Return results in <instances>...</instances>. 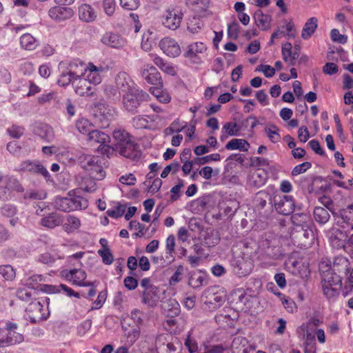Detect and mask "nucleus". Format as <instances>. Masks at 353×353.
Instances as JSON below:
<instances>
[{
    "label": "nucleus",
    "instance_id": "nucleus-1",
    "mask_svg": "<svg viewBox=\"0 0 353 353\" xmlns=\"http://www.w3.org/2000/svg\"><path fill=\"white\" fill-rule=\"evenodd\" d=\"M54 205L58 210L70 212L87 208L88 202L87 199L81 196L72 195L70 192L68 196L56 197L54 201Z\"/></svg>",
    "mask_w": 353,
    "mask_h": 353
},
{
    "label": "nucleus",
    "instance_id": "nucleus-2",
    "mask_svg": "<svg viewBox=\"0 0 353 353\" xmlns=\"http://www.w3.org/2000/svg\"><path fill=\"white\" fill-rule=\"evenodd\" d=\"M149 95L142 90L135 88L123 94V108L128 112L134 114L141 103L149 99Z\"/></svg>",
    "mask_w": 353,
    "mask_h": 353
},
{
    "label": "nucleus",
    "instance_id": "nucleus-3",
    "mask_svg": "<svg viewBox=\"0 0 353 353\" xmlns=\"http://www.w3.org/2000/svg\"><path fill=\"white\" fill-rule=\"evenodd\" d=\"M78 161L82 168L85 170L93 179L101 180L105 177V172L100 163L99 157L83 154L79 157Z\"/></svg>",
    "mask_w": 353,
    "mask_h": 353
},
{
    "label": "nucleus",
    "instance_id": "nucleus-4",
    "mask_svg": "<svg viewBox=\"0 0 353 353\" xmlns=\"http://www.w3.org/2000/svg\"><path fill=\"white\" fill-rule=\"evenodd\" d=\"M87 141L92 146L97 143L99 144L97 150L103 154H108L111 150V146L109 145L110 137L101 130L93 129L89 133Z\"/></svg>",
    "mask_w": 353,
    "mask_h": 353
},
{
    "label": "nucleus",
    "instance_id": "nucleus-5",
    "mask_svg": "<svg viewBox=\"0 0 353 353\" xmlns=\"http://www.w3.org/2000/svg\"><path fill=\"white\" fill-rule=\"evenodd\" d=\"M181 9L176 6L169 7L164 12L162 23L165 27L170 30L177 29L183 19Z\"/></svg>",
    "mask_w": 353,
    "mask_h": 353
},
{
    "label": "nucleus",
    "instance_id": "nucleus-6",
    "mask_svg": "<svg viewBox=\"0 0 353 353\" xmlns=\"http://www.w3.org/2000/svg\"><path fill=\"white\" fill-rule=\"evenodd\" d=\"M272 203L276 211L285 216L291 214L295 208L294 199L288 195H276L273 198Z\"/></svg>",
    "mask_w": 353,
    "mask_h": 353
},
{
    "label": "nucleus",
    "instance_id": "nucleus-7",
    "mask_svg": "<svg viewBox=\"0 0 353 353\" xmlns=\"http://www.w3.org/2000/svg\"><path fill=\"white\" fill-rule=\"evenodd\" d=\"M61 276L77 286L87 287L93 286L94 285L93 282L85 281L87 274L85 270L81 269L74 268L70 271L63 270L61 272Z\"/></svg>",
    "mask_w": 353,
    "mask_h": 353
},
{
    "label": "nucleus",
    "instance_id": "nucleus-8",
    "mask_svg": "<svg viewBox=\"0 0 353 353\" xmlns=\"http://www.w3.org/2000/svg\"><path fill=\"white\" fill-rule=\"evenodd\" d=\"M218 287L212 286L205 292L206 300L205 303L210 305L212 309H216L222 305L225 301V294L223 292H219Z\"/></svg>",
    "mask_w": 353,
    "mask_h": 353
},
{
    "label": "nucleus",
    "instance_id": "nucleus-9",
    "mask_svg": "<svg viewBox=\"0 0 353 353\" xmlns=\"http://www.w3.org/2000/svg\"><path fill=\"white\" fill-rule=\"evenodd\" d=\"M207 50L206 46L202 42H195L188 46L183 56L191 63H200L201 59L199 56Z\"/></svg>",
    "mask_w": 353,
    "mask_h": 353
},
{
    "label": "nucleus",
    "instance_id": "nucleus-10",
    "mask_svg": "<svg viewBox=\"0 0 353 353\" xmlns=\"http://www.w3.org/2000/svg\"><path fill=\"white\" fill-rule=\"evenodd\" d=\"M72 86L75 92L80 96H93L94 86L90 83L85 76L73 79Z\"/></svg>",
    "mask_w": 353,
    "mask_h": 353
},
{
    "label": "nucleus",
    "instance_id": "nucleus-11",
    "mask_svg": "<svg viewBox=\"0 0 353 353\" xmlns=\"http://www.w3.org/2000/svg\"><path fill=\"white\" fill-rule=\"evenodd\" d=\"M327 236L330 245L335 249L344 248L345 243H347V234L346 232L337 228L330 229Z\"/></svg>",
    "mask_w": 353,
    "mask_h": 353
},
{
    "label": "nucleus",
    "instance_id": "nucleus-12",
    "mask_svg": "<svg viewBox=\"0 0 353 353\" xmlns=\"http://www.w3.org/2000/svg\"><path fill=\"white\" fill-rule=\"evenodd\" d=\"M233 272L239 276L249 274L252 269V263L250 259L244 257H236L232 261Z\"/></svg>",
    "mask_w": 353,
    "mask_h": 353
},
{
    "label": "nucleus",
    "instance_id": "nucleus-13",
    "mask_svg": "<svg viewBox=\"0 0 353 353\" xmlns=\"http://www.w3.org/2000/svg\"><path fill=\"white\" fill-rule=\"evenodd\" d=\"M43 305L39 301H34L29 303L26 310V319L32 323H36L44 319Z\"/></svg>",
    "mask_w": 353,
    "mask_h": 353
},
{
    "label": "nucleus",
    "instance_id": "nucleus-14",
    "mask_svg": "<svg viewBox=\"0 0 353 353\" xmlns=\"http://www.w3.org/2000/svg\"><path fill=\"white\" fill-rule=\"evenodd\" d=\"M142 77L150 84L163 86L161 77L157 68L151 65H145L141 70Z\"/></svg>",
    "mask_w": 353,
    "mask_h": 353
},
{
    "label": "nucleus",
    "instance_id": "nucleus-15",
    "mask_svg": "<svg viewBox=\"0 0 353 353\" xmlns=\"http://www.w3.org/2000/svg\"><path fill=\"white\" fill-rule=\"evenodd\" d=\"M159 47L163 53L170 57H176L181 52L179 43L170 37L162 39L159 42Z\"/></svg>",
    "mask_w": 353,
    "mask_h": 353
},
{
    "label": "nucleus",
    "instance_id": "nucleus-16",
    "mask_svg": "<svg viewBox=\"0 0 353 353\" xmlns=\"http://www.w3.org/2000/svg\"><path fill=\"white\" fill-rule=\"evenodd\" d=\"M15 170L17 172H28L34 174H39L45 178L50 176L48 171L41 164L28 160L21 162Z\"/></svg>",
    "mask_w": 353,
    "mask_h": 353
},
{
    "label": "nucleus",
    "instance_id": "nucleus-17",
    "mask_svg": "<svg viewBox=\"0 0 353 353\" xmlns=\"http://www.w3.org/2000/svg\"><path fill=\"white\" fill-rule=\"evenodd\" d=\"M160 299V290L156 286H150L142 292V303L148 307H155Z\"/></svg>",
    "mask_w": 353,
    "mask_h": 353
},
{
    "label": "nucleus",
    "instance_id": "nucleus-18",
    "mask_svg": "<svg viewBox=\"0 0 353 353\" xmlns=\"http://www.w3.org/2000/svg\"><path fill=\"white\" fill-rule=\"evenodd\" d=\"M115 151L118 152L124 157L131 159L132 160L139 159L141 155L139 145L132 140L129 142H125L124 145H122Z\"/></svg>",
    "mask_w": 353,
    "mask_h": 353
},
{
    "label": "nucleus",
    "instance_id": "nucleus-19",
    "mask_svg": "<svg viewBox=\"0 0 353 353\" xmlns=\"http://www.w3.org/2000/svg\"><path fill=\"white\" fill-rule=\"evenodd\" d=\"M101 41L104 45L113 48H122L126 43V40L121 35L111 32H105L102 36Z\"/></svg>",
    "mask_w": 353,
    "mask_h": 353
},
{
    "label": "nucleus",
    "instance_id": "nucleus-20",
    "mask_svg": "<svg viewBox=\"0 0 353 353\" xmlns=\"http://www.w3.org/2000/svg\"><path fill=\"white\" fill-rule=\"evenodd\" d=\"M48 15L54 21H62L72 17L73 11L70 8L54 6L49 10Z\"/></svg>",
    "mask_w": 353,
    "mask_h": 353
},
{
    "label": "nucleus",
    "instance_id": "nucleus-21",
    "mask_svg": "<svg viewBox=\"0 0 353 353\" xmlns=\"http://www.w3.org/2000/svg\"><path fill=\"white\" fill-rule=\"evenodd\" d=\"M115 85L119 92H123V94L135 88V87L132 86V81L130 77L125 72H120L116 75Z\"/></svg>",
    "mask_w": 353,
    "mask_h": 353
},
{
    "label": "nucleus",
    "instance_id": "nucleus-22",
    "mask_svg": "<svg viewBox=\"0 0 353 353\" xmlns=\"http://www.w3.org/2000/svg\"><path fill=\"white\" fill-rule=\"evenodd\" d=\"M87 71L85 72V77L91 84L95 86L101 82V73L104 71L101 66L97 67L90 63L87 65Z\"/></svg>",
    "mask_w": 353,
    "mask_h": 353
},
{
    "label": "nucleus",
    "instance_id": "nucleus-23",
    "mask_svg": "<svg viewBox=\"0 0 353 353\" xmlns=\"http://www.w3.org/2000/svg\"><path fill=\"white\" fill-rule=\"evenodd\" d=\"M33 132L47 142L52 141L54 138L52 128L46 123H38L35 125Z\"/></svg>",
    "mask_w": 353,
    "mask_h": 353
},
{
    "label": "nucleus",
    "instance_id": "nucleus-24",
    "mask_svg": "<svg viewBox=\"0 0 353 353\" xmlns=\"http://www.w3.org/2000/svg\"><path fill=\"white\" fill-rule=\"evenodd\" d=\"M267 179V173L263 170L258 169L250 174L248 183L251 187L259 188L265 185Z\"/></svg>",
    "mask_w": 353,
    "mask_h": 353
},
{
    "label": "nucleus",
    "instance_id": "nucleus-25",
    "mask_svg": "<svg viewBox=\"0 0 353 353\" xmlns=\"http://www.w3.org/2000/svg\"><path fill=\"white\" fill-rule=\"evenodd\" d=\"M330 270L339 274H345L347 275L350 273V262L345 256H339L335 257L332 268H330Z\"/></svg>",
    "mask_w": 353,
    "mask_h": 353
},
{
    "label": "nucleus",
    "instance_id": "nucleus-26",
    "mask_svg": "<svg viewBox=\"0 0 353 353\" xmlns=\"http://www.w3.org/2000/svg\"><path fill=\"white\" fill-rule=\"evenodd\" d=\"M79 17L81 21L92 22L97 18V13L94 9L89 4L83 3L79 7Z\"/></svg>",
    "mask_w": 353,
    "mask_h": 353
},
{
    "label": "nucleus",
    "instance_id": "nucleus-27",
    "mask_svg": "<svg viewBox=\"0 0 353 353\" xmlns=\"http://www.w3.org/2000/svg\"><path fill=\"white\" fill-rule=\"evenodd\" d=\"M321 283L322 285H332L341 287L342 277L336 272L331 270H327L322 275Z\"/></svg>",
    "mask_w": 353,
    "mask_h": 353
},
{
    "label": "nucleus",
    "instance_id": "nucleus-28",
    "mask_svg": "<svg viewBox=\"0 0 353 353\" xmlns=\"http://www.w3.org/2000/svg\"><path fill=\"white\" fill-rule=\"evenodd\" d=\"M87 65L79 60H73L67 68L69 73L74 77V79L85 76V72L87 71Z\"/></svg>",
    "mask_w": 353,
    "mask_h": 353
},
{
    "label": "nucleus",
    "instance_id": "nucleus-29",
    "mask_svg": "<svg viewBox=\"0 0 353 353\" xmlns=\"http://www.w3.org/2000/svg\"><path fill=\"white\" fill-rule=\"evenodd\" d=\"M112 136L115 141L114 147H111V150H116L122 145L125 144V142L131 141L130 134L124 130H115Z\"/></svg>",
    "mask_w": 353,
    "mask_h": 353
},
{
    "label": "nucleus",
    "instance_id": "nucleus-30",
    "mask_svg": "<svg viewBox=\"0 0 353 353\" xmlns=\"http://www.w3.org/2000/svg\"><path fill=\"white\" fill-rule=\"evenodd\" d=\"M62 223L63 220L61 216L54 212L50 213L48 216L43 217L40 221V224L42 226L50 229L54 228L62 224Z\"/></svg>",
    "mask_w": 353,
    "mask_h": 353
},
{
    "label": "nucleus",
    "instance_id": "nucleus-31",
    "mask_svg": "<svg viewBox=\"0 0 353 353\" xmlns=\"http://www.w3.org/2000/svg\"><path fill=\"white\" fill-rule=\"evenodd\" d=\"M291 219L293 225L297 228L301 229L312 225L310 216L307 213H295L292 216Z\"/></svg>",
    "mask_w": 353,
    "mask_h": 353
},
{
    "label": "nucleus",
    "instance_id": "nucleus-32",
    "mask_svg": "<svg viewBox=\"0 0 353 353\" xmlns=\"http://www.w3.org/2000/svg\"><path fill=\"white\" fill-rule=\"evenodd\" d=\"M6 330H8V334L10 336V340L13 341L12 342V345L20 343L23 341V335L17 332L18 328L17 323L8 321L6 323Z\"/></svg>",
    "mask_w": 353,
    "mask_h": 353
},
{
    "label": "nucleus",
    "instance_id": "nucleus-33",
    "mask_svg": "<svg viewBox=\"0 0 353 353\" xmlns=\"http://www.w3.org/2000/svg\"><path fill=\"white\" fill-rule=\"evenodd\" d=\"M318 27V19L316 17H310L305 22L301 32V37L306 40L310 39Z\"/></svg>",
    "mask_w": 353,
    "mask_h": 353
},
{
    "label": "nucleus",
    "instance_id": "nucleus-34",
    "mask_svg": "<svg viewBox=\"0 0 353 353\" xmlns=\"http://www.w3.org/2000/svg\"><path fill=\"white\" fill-rule=\"evenodd\" d=\"M302 261L296 258L295 255L291 254L285 261V268L293 274H301Z\"/></svg>",
    "mask_w": 353,
    "mask_h": 353
},
{
    "label": "nucleus",
    "instance_id": "nucleus-35",
    "mask_svg": "<svg viewBox=\"0 0 353 353\" xmlns=\"http://www.w3.org/2000/svg\"><path fill=\"white\" fill-rule=\"evenodd\" d=\"M294 234L296 238L303 237L304 239L300 244L304 246L310 244L314 238L312 226H307L305 228H302L300 230H297Z\"/></svg>",
    "mask_w": 353,
    "mask_h": 353
},
{
    "label": "nucleus",
    "instance_id": "nucleus-36",
    "mask_svg": "<svg viewBox=\"0 0 353 353\" xmlns=\"http://www.w3.org/2000/svg\"><path fill=\"white\" fill-rule=\"evenodd\" d=\"M281 51L284 61L290 65H294L298 57L292 52V44L289 42L283 44Z\"/></svg>",
    "mask_w": 353,
    "mask_h": 353
},
{
    "label": "nucleus",
    "instance_id": "nucleus-37",
    "mask_svg": "<svg viewBox=\"0 0 353 353\" xmlns=\"http://www.w3.org/2000/svg\"><path fill=\"white\" fill-rule=\"evenodd\" d=\"M21 46L28 50H33L39 45V41L29 33L23 34L20 37Z\"/></svg>",
    "mask_w": 353,
    "mask_h": 353
},
{
    "label": "nucleus",
    "instance_id": "nucleus-38",
    "mask_svg": "<svg viewBox=\"0 0 353 353\" xmlns=\"http://www.w3.org/2000/svg\"><path fill=\"white\" fill-rule=\"evenodd\" d=\"M185 3L194 12L202 13L208 8L210 0H185Z\"/></svg>",
    "mask_w": 353,
    "mask_h": 353
},
{
    "label": "nucleus",
    "instance_id": "nucleus-39",
    "mask_svg": "<svg viewBox=\"0 0 353 353\" xmlns=\"http://www.w3.org/2000/svg\"><path fill=\"white\" fill-rule=\"evenodd\" d=\"M249 147V143L246 140L242 139H233L225 145V148L227 150H239L242 152H247Z\"/></svg>",
    "mask_w": 353,
    "mask_h": 353
},
{
    "label": "nucleus",
    "instance_id": "nucleus-40",
    "mask_svg": "<svg viewBox=\"0 0 353 353\" xmlns=\"http://www.w3.org/2000/svg\"><path fill=\"white\" fill-rule=\"evenodd\" d=\"M329 211L330 210L321 206L315 207L313 212L315 221L320 224L326 223L330 218Z\"/></svg>",
    "mask_w": 353,
    "mask_h": 353
},
{
    "label": "nucleus",
    "instance_id": "nucleus-41",
    "mask_svg": "<svg viewBox=\"0 0 353 353\" xmlns=\"http://www.w3.org/2000/svg\"><path fill=\"white\" fill-rule=\"evenodd\" d=\"M3 182L12 194V192L14 191L17 192H23L24 191V189L20 183L19 181L12 176H6L4 178Z\"/></svg>",
    "mask_w": 353,
    "mask_h": 353
},
{
    "label": "nucleus",
    "instance_id": "nucleus-42",
    "mask_svg": "<svg viewBox=\"0 0 353 353\" xmlns=\"http://www.w3.org/2000/svg\"><path fill=\"white\" fill-rule=\"evenodd\" d=\"M81 226L80 219L73 215L67 217L66 222L63 225V229L67 233H72L77 230Z\"/></svg>",
    "mask_w": 353,
    "mask_h": 353
},
{
    "label": "nucleus",
    "instance_id": "nucleus-43",
    "mask_svg": "<svg viewBox=\"0 0 353 353\" xmlns=\"http://www.w3.org/2000/svg\"><path fill=\"white\" fill-rule=\"evenodd\" d=\"M77 130L82 134L89 135V133L93 130V125L89 120L85 118H80L76 121Z\"/></svg>",
    "mask_w": 353,
    "mask_h": 353
},
{
    "label": "nucleus",
    "instance_id": "nucleus-44",
    "mask_svg": "<svg viewBox=\"0 0 353 353\" xmlns=\"http://www.w3.org/2000/svg\"><path fill=\"white\" fill-rule=\"evenodd\" d=\"M203 27V21L197 17L190 18L187 23V28L192 34L199 32Z\"/></svg>",
    "mask_w": 353,
    "mask_h": 353
},
{
    "label": "nucleus",
    "instance_id": "nucleus-45",
    "mask_svg": "<svg viewBox=\"0 0 353 353\" xmlns=\"http://www.w3.org/2000/svg\"><path fill=\"white\" fill-rule=\"evenodd\" d=\"M165 310H167V316L170 317H174L178 316L181 312V307L179 303L174 299H170L165 306Z\"/></svg>",
    "mask_w": 353,
    "mask_h": 353
},
{
    "label": "nucleus",
    "instance_id": "nucleus-46",
    "mask_svg": "<svg viewBox=\"0 0 353 353\" xmlns=\"http://www.w3.org/2000/svg\"><path fill=\"white\" fill-rule=\"evenodd\" d=\"M166 248V259H169L170 262H172L174 260V248H175V237L173 234H170L168 236L165 241Z\"/></svg>",
    "mask_w": 353,
    "mask_h": 353
},
{
    "label": "nucleus",
    "instance_id": "nucleus-47",
    "mask_svg": "<svg viewBox=\"0 0 353 353\" xmlns=\"http://www.w3.org/2000/svg\"><path fill=\"white\" fill-rule=\"evenodd\" d=\"M60 289L63 290L68 296H72L74 290L64 284H60L58 286L45 285L41 290L50 293H55L60 291Z\"/></svg>",
    "mask_w": 353,
    "mask_h": 353
},
{
    "label": "nucleus",
    "instance_id": "nucleus-48",
    "mask_svg": "<svg viewBox=\"0 0 353 353\" xmlns=\"http://www.w3.org/2000/svg\"><path fill=\"white\" fill-rule=\"evenodd\" d=\"M256 24L262 30H267L270 27V17L261 12H256L254 14Z\"/></svg>",
    "mask_w": 353,
    "mask_h": 353
},
{
    "label": "nucleus",
    "instance_id": "nucleus-49",
    "mask_svg": "<svg viewBox=\"0 0 353 353\" xmlns=\"http://www.w3.org/2000/svg\"><path fill=\"white\" fill-rule=\"evenodd\" d=\"M340 214L343 222L353 229V204L349 205L346 208L341 210Z\"/></svg>",
    "mask_w": 353,
    "mask_h": 353
},
{
    "label": "nucleus",
    "instance_id": "nucleus-50",
    "mask_svg": "<svg viewBox=\"0 0 353 353\" xmlns=\"http://www.w3.org/2000/svg\"><path fill=\"white\" fill-rule=\"evenodd\" d=\"M265 132L272 143H277L280 141L281 137L279 134V129L275 125L268 124L265 128Z\"/></svg>",
    "mask_w": 353,
    "mask_h": 353
},
{
    "label": "nucleus",
    "instance_id": "nucleus-51",
    "mask_svg": "<svg viewBox=\"0 0 353 353\" xmlns=\"http://www.w3.org/2000/svg\"><path fill=\"white\" fill-rule=\"evenodd\" d=\"M341 287L332 285H322L323 294L328 299H335L339 294Z\"/></svg>",
    "mask_w": 353,
    "mask_h": 353
},
{
    "label": "nucleus",
    "instance_id": "nucleus-52",
    "mask_svg": "<svg viewBox=\"0 0 353 353\" xmlns=\"http://www.w3.org/2000/svg\"><path fill=\"white\" fill-rule=\"evenodd\" d=\"M104 93L105 96L111 99H118L120 97V95L121 94V92H119L117 87L112 84H108L104 85L103 88Z\"/></svg>",
    "mask_w": 353,
    "mask_h": 353
},
{
    "label": "nucleus",
    "instance_id": "nucleus-53",
    "mask_svg": "<svg viewBox=\"0 0 353 353\" xmlns=\"http://www.w3.org/2000/svg\"><path fill=\"white\" fill-rule=\"evenodd\" d=\"M34 293V290L32 288H21L17 291V296L20 300L28 302L32 300Z\"/></svg>",
    "mask_w": 353,
    "mask_h": 353
},
{
    "label": "nucleus",
    "instance_id": "nucleus-54",
    "mask_svg": "<svg viewBox=\"0 0 353 353\" xmlns=\"http://www.w3.org/2000/svg\"><path fill=\"white\" fill-rule=\"evenodd\" d=\"M0 274L8 280L12 281L15 278V271L10 265H0Z\"/></svg>",
    "mask_w": 353,
    "mask_h": 353
},
{
    "label": "nucleus",
    "instance_id": "nucleus-55",
    "mask_svg": "<svg viewBox=\"0 0 353 353\" xmlns=\"http://www.w3.org/2000/svg\"><path fill=\"white\" fill-rule=\"evenodd\" d=\"M220 160V154L218 153L211 154L202 157H196L194 159V162L198 165H204L210 161H216Z\"/></svg>",
    "mask_w": 353,
    "mask_h": 353
},
{
    "label": "nucleus",
    "instance_id": "nucleus-56",
    "mask_svg": "<svg viewBox=\"0 0 353 353\" xmlns=\"http://www.w3.org/2000/svg\"><path fill=\"white\" fill-rule=\"evenodd\" d=\"M130 317L133 322L135 323V325L138 327H140V326L143 325V324L145 314L139 309H134L131 312Z\"/></svg>",
    "mask_w": 353,
    "mask_h": 353
},
{
    "label": "nucleus",
    "instance_id": "nucleus-57",
    "mask_svg": "<svg viewBox=\"0 0 353 353\" xmlns=\"http://www.w3.org/2000/svg\"><path fill=\"white\" fill-rule=\"evenodd\" d=\"M126 208L127 206L125 205L119 203L115 208L109 209L107 211V214L112 218L117 219L123 215Z\"/></svg>",
    "mask_w": 353,
    "mask_h": 353
},
{
    "label": "nucleus",
    "instance_id": "nucleus-58",
    "mask_svg": "<svg viewBox=\"0 0 353 353\" xmlns=\"http://www.w3.org/2000/svg\"><path fill=\"white\" fill-rule=\"evenodd\" d=\"M98 254L101 257L104 264L110 265L112 263L114 257L109 248L99 250Z\"/></svg>",
    "mask_w": 353,
    "mask_h": 353
},
{
    "label": "nucleus",
    "instance_id": "nucleus-59",
    "mask_svg": "<svg viewBox=\"0 0 353 353\" xmlns=\"http://www.w3.org/2000/svg\"><path fill=\"white\" fill-rule=\"evenodd\" d=\"M47 194L44 190H31L26 192L24 194V199H30L33 200H43L46 198Z\"/></svg>",
    "mask_w": 353,
    "mask_h": 353
},
{
    "label": "nucleus",
    "instance_id": "nucleus-60",
    "mask_svg": "<svg viewBox=\"0 0 353 353\" xmlns=\"http://www.w3.org/2000/svg\"><path fill=\"white\" fill-rule=\"evenodd\" d=\"M222 130L226 135L236 136L239 134V128L236 123L227 122L223 125Z\"/></svg>",
    "mask_w": 353,
    "mask_h": 353
},
{
    "label": "nucleus",
    "instance_id": "nucleus-61",
    "mask_svg": "<svg viewBox=\"0 0 353 353\" xmlns=\"http://www.w3.org/2000/svg\"><path fill=\"white\" fill-rule=\"evenodd\" d=\"M73 79H74V77L69 73V71L66 70V71H63L57 81V83L60 86H67L70 83H72Z\"/></svg>",
    "mask_w": 353,
    "mask_h": 353
},
{
    "label": "nucleus",
    "instance_id": "nucleus-62",
    "mask_svg": "<svg viewBox=\"0 0 353 353\" xmlns=\"http://www.w3.org/2000/svg\"><path fill=\"white\" fill-rule=\"evenodd\" d=\"M229 347L226 344L210 345L205 347L204 353H223Z\"/></svg>",
    "mask_w": 353,
    "mask_h": 353
},
{
    "label": "nucleus",
    "instance_id": "nucleus-63",
    "mask_svg": "<svg viewBox=\"0 0 353 353\" xmlns=\"http://www.w3.org/2000/svg\"><path fill=\"white\" fill-rule=\"evenodd\" d=\"M204 280L202 275L193 274L189 279L188 285L193 288H198L203 285Z\"/></svg>",
    "mask_w": 353,
    "mask_h": 353
},
{
    "label": "nucleus",
    "instance_id": "nucleus-64",
    "mask_svg": "<svg viewBox=\"0 0 353 353\" xmlns=\"http://www.w3.org/2000/svg\"><path fill=\"white\" fill-rule=\"evenodd\" d=\"M132 125L137 129L148 128L149 125V121L145 117L142 116H137L132 119Z\"/></svg>",
    "mask_w": 353,
    "mask_h": 353
}]
</instances>
